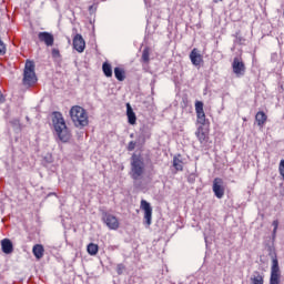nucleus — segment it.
<instances>
[{
    "label": "nucleus",
    "instance_id": "1",
    "mask_svg": "<svg viewBox=\"0 0 284 284\" xmlns=\"http://www.w3.org/2000/svg\"><path fill=\"white\" fill-rule=\"evenodd\" d=\"M52 123L58 138L62 141V143H68V141H70L71 134L68 130V125H65L63 114H61V112H54Z\"/></svg>",
    "mask_w": 284,
    "mask_h": 284
},
{
    "label": "nucleus",
    "instance_id": "2",
    "mask_svg": "<svg viewBox=\"0 0 284 284\" xmlns=\"http://www.w3.org/2000/svg\"><path fill=\"white\" fill-rule=\"evenodd\" d=\"M131 178L139 181L145 174V160L141 154L133 153L131 156Z\"/></svg>",
    "mask_w": 284,
    "mask_h": 284
},
{
    "label": "nucleus",
    "instance_id": "3",
    "mask_svg": "<svg viewBox=\"0 0 284 284\" xmlns=\"http://www.w3.org/2000/svg\"><path fill=\"white\" fill-rule=\"evenodd\" d=\"M70 116L75 125V128H85L88 125V113L85 112V109L75 105L72 106L70 110Z\"/></svg>",
    "mask_w": 284,
    "mask_h": 284
},
{
    "label": "nucleus",
    "instance_id": "4",
    "mask_svg": "<svg viewBox=\"0 0 284 284\" xmlns=\"http://www.w3.org/2000/svg\"><path fill=\"white\" fill-rule=\"evenodd\" d=\"M23 85L32 88L38 81L37 73L34 72V62L27 60L23 72Z\"/></svg>",
    "mask_w": 284,
    "mask_h": 284
},
{
    "label": "nucleus",
    "instance_id": "5",
    "mask_svg": "<svg viewBox=\"0 0 284 284\" xmlns=\"http://www.w3.org/2000/svg\"><path fill=\"white\" fill-rule=\"evenodd\" d=\"M270 284H281V266H278V258H272Z\"/></svg>",
    "mask_w": 284,
    "mask_h": 284
},
{
    "label": "nucleus",
    "instance_id": "6",
    "mask_svg": "<svg viewBox=\"0 0 284 284\" xmlns=\"http://www.w3.org/2000/svg\"><path fill=\"white\" fill-rule=\"evenodd\" d=\"M232 70L235 77H237V79H241V77H245L246 68L245 62H243L242 58L235 57L233 59Z\"/></svg>",
    "mask_w": 284,
    "mask_h": 284
},
{
    "label": "nucleus",
    "instance_id": "7",
    "mask_svg": "<svg viewBox=\"0 0 284 284\" xmlns=\"http://www.w3.org/2000/svg\"><path fill=\"white\" fill-rule=\"evenodd\" d=\"M195 112L197 118L196 122L200 124V126L203 128V125H207V123H210L205 118V111L203 110V102L201 101L195 102Z\"/></svg>",
    "mask_w": 284,
    "mask_h": 284
},
{
    "label": "nucleus",
    "instance_id": "8",
    "mask_svg": "<svg viewBox=\"0 0 284 284\" xmlns=\"http://www.w3.org/2000/svg\"><path fill=\"white\" fill-rule=\"evenodd\" d=\"M141 210L144 212V223L145 225H152V205L145 200L141 201Z\"/></svg>",
    "mask_w": 284,
    "mask_h": 284
},
{
    "label": "nucleus",
    "instance_id": "9",
    "mask_svg": "<svg viewBox=\"0 0 284 284\" xmlns=\"http://www.w3.org/2000/svg\"><path fill=\"white\" fill-rule=\"evenodd\" d=\"M213 192L216 199H223L225 196V187L223 186V179L215 178L213 181Z\"/></svg>",
    "mask_w": 284,
    "mask_h": 284
},
{
    "label": "nucleus",
    "instance_id": "10",
    "mask_svg": "<svg viewBox=\"0 0 284 284\" xmlns=\"http://www.w3.org/2000/svg\"><path fill=\"white\" fill-rule=\"evenodd\" d=\"M103 223L109 227V230H119V219L116 216L104 213L102 216Z\"/></svg>",
    "mask_w": 284,
    "mask_h": 284
},
{
    "label": "nucleus",
    "instance_id": "11",
    "mask_svg": "<svg viewBox=\"0 0 284 284\" xmlns=\"http://www.w3.org/2000/svg\"><path fill=\"white\" fill-rule=\"evenodd\" d=\"M38 39L39 41L48 45V48H52V45H54V36L48 31L39 32Z\"/></svg>",
    "mask_w": 284,
    "mask_h": 284
},
{
    "label": "nucleus",
    "instance_id": "12",
    "mask_svg": "<svg viewBox=\"0 0 284 284\" xmlns=\"http://www.w3.org/2000/svg\"><path fill=\"white\" fill-rule=\"evenodd\" d=\"M73 48L77 50V52H83L85 50V40L83 39V36L75 34L73 38Z\"/></svg>",
    "mask_w": 284,
    "mask_h": 284
},
{
    "label": "nucleus",
    "instance_id": "13",
    "mask_svg": "<svg viewBox=\"0 0 284 284\" xmlns=\"http://www.w3.org/2000/svg\"><path fill=\"white\" fill-rule=\"evenodd\" d=\"M190 61L195 68H199L201 65V62L203 61V55L199 52V49L194 48L190 53Z\"/></svg>",
    "mask_w": 284,
    "mask_h": 284
},
{
    "label": "nucleus",
    "instance_id": "14",
    "mask_svg": "<svg viewBox=\"0 0 284 284\" xmlns=\"http://www.w3.org/2000/svg\"><path fill=\"white\" fill-rule=\"evenodd\" d=\"M1 250L3 254H12L14 252V245L10 239L1 240Z\"/></svg>",
    "mask_w": 284,
    "mask_h": 284
},
{
    "label": "nucleus",
    "instance_id": "15",
    "mask_svg": "<svg viewBox=\"0 0 284 284\" xmlns=\"http://www.w3.org/2000/svg\"><path fill=\"white\" fill-rule=\"evenodd\" d=\"M195 135L197 140L200 141L201 145H206L207 144V134L205 131H203V126H197V130L195 132Z\"/></svg>",
    "mask_w": 284,
    "mask_h": 284
},
{
    "label": "nucleus",
    "instance_id": "16",
    "mask_svg": "<svg viewBox=\"0 0 284 284\" xmlns=\"http://www.w3.org/2000/svg\"><path fill=\"white\" fill-rule=\"evenodd\" d=\"M126 116L130 125H134L136 123V113H134V110L130 103H126Z\"/></svg>",
    "mask_w": 284,
    "mask_h": 284
},
{
    "label": "nucleus",
    "instance_id": "17",
    "mask_svg": "<svg viewBox=\"0 0 284 284\" xmlns=\"http://www.w3.org/2000/svg\"><path fill=\"white\" fill-rule=\"evenodd\" d=\"M255 120L257 122V125L260 128H263L265 125V123L267 122V114H265V112H263V111H258L255 115Z\"/></svg>",
    "mask_w": 284,
    "mask_h": 284
},
{
    "label": "nucleus",
    "instance_id": "18",
    "mask_svg": "<svg viewBox=\"0 0 284 284\" xmlns=\"http://www.w3.org/2000/svg\"><path fill=\"white\" fill-rule=\"evenodd\" d=\"M33 252V256H36V258L41 260L43 258V253L45 252V248H43V245L41 244H36L32 248Z\"/></svg>",
    "mask_w": 284,
    "mask_h": 284
},
{
    "label": "nucleus",
    "instance_id": "19",
    "mask_svg": "<svg viewBox=\"0 0 284 284\" xmlns=\"http://www.w3.org/2000/svg\"><path fill=\"white\" fill-rule=\"evenodd\" d=\"M102 71L104 77H106L108 79L112 78V64H110L109 62H103Z\"/></svg>",
    "mask_w": 284,
    "mask_h": 284
},
{
    "label": "nucleus",
    "instance_id": "20",
    "mask_svg": "<svg viewBox=\"0 0 284 284\" xmlns=\"http://www.w3.org/2000/svg\"><path fill=\"white\" fill-rule=\"evenodd\" d=\"M114 77L118 79V81H125V70L121 69L120 67H115Z\"/></svg>",
    "mask_w": 284,
    "mask_h": 284
},
{
    "label": "nucleus",
    "instance_id": "21",
    "mask_svg": "<svg viewBox=\"0 0 284 284\" xmlns=\"http://www.w3.org/2000/svg\"><path fill=\"white\" fill-rule=\"evenodd\" d=\"M87 251H88V254H90V256H97V254H99V245L94 243H90L87 246Z\"/></svg>",
    "mask_w": 284,
    "mask_h": 284
},
{
    "label": "nucleus",
    "instance_id": "22",
    "mask_svg": "<svg viewBox=\"0 0 284 284\" xmlns=\"http://www.w3.org/2000/svg\"><path fill=\"white\" fill-rule=\"evenodd\" d=\"M142 63H150V47H146L142 51Z\"/></svg>",
    "mask_w": 284,
    "mask_h": 284
},
{
    "label": "nucleus",
    "instance_id": "23",
    "mask_svg": "<svg viewBox=\"0 0 284 284\" xmlns=\"http://www.w3.org/2000/svg\"><path fill=\"white\" fill-rule=\"evenodd\" d=\"M255 276L251 277V284H263L264 283V278L263 275H261V273L255 272Z\"/></svg>",
    "mask_w": 284,
    "mask_h": 284
},
{
    "label": "nucleus",
    "instance_id": "24",
    "mask_svg": "<svg viewBox=\"0 0 284 284\" xmlns=\"http://www.w3.org/2000/svg\"><path fill=\"white\" fill-rule=\"evenodd\" d=\"M173 168L178 172H183V162L181 160H179L178 158L173 159Z\"/></svg>",
    "mask_w": 284,
    "mask_h": 284
},
{
    "label": "nucleus",
    "instance_id": "25",
    "mask_svg": "<svg viewBox=\"0 0 284 284\" xmlns=\"http://www.w3.org/2000/svg\"><path fill=\"white\" fill-rule=\"evenodd\" d=\"M234 37V43H236L237 45H243V43H245V39L241 37L240 32H236Z\"/></svg>",
    "mask_w": 284,
    "mask_h": 284
},
{
    "label": "nucleus",
    "instance_id": "26",
    "mask_svg": "<svg viewBox=\"0 0 284 284\" xmlns=\"http://www.w3.org/2000/svg\"><path fill=\"white\" fill-rule=\"evenodd\" d=\"M135 143L138 145H143V143H145V135L143 133H140L135 140Z\"/></svg>",
    "mask_w": 284,
    "mask_h": 284
},
{
    "label": "nucleus",
    "instance_id": "27",
    "mask_svg": "<svg viewBox=\"0 0 284 284\" xmlns=\"http://www.w3.org/2000/svg\"><path fill=\"white\" fill-rule=\"evenodd\" d=\"M136 145H139V144H136V141H131V142H129V144H128V151H129V152H134V150L136 149Z\"/></svg>",
    "mask_w": 284,
    "mask_h": 284
},
{
    "label": "nucleus",
    "instance_id": "28",
    "mask_svg": "<svg viewBox=\"0 0 284 284\" xmlns=\"http://www.w3.org/2000/svg\"><path fill=\"white\" fill-rule=\"evenodd\" d=\"M197 176H199V175L193 172V173L189 174L187 181H189L190 183H195Z\"/></svg>",
    "mask_w": 284,
    "mask_h": 284
},
{
    "label": "nucleus",
    "instance_id": "29",
    "mask_svg": "<svg viewBox=\"0 0 284 284\" xmlns=\"http://www.w3.org/2000/svg\"><path fill=\"white\" fill-rule=\"evenodd\" d=\"M116 272L119 275L123 274V264H118Z\"/></svg>",
    "mask_w": 284,
    "mask_h": 284
},
{
    "label": "nucleus",
    "instance_id": "30",
    "mask_svg": "<svg viewBox=\"0 0 284 284\" xmlns=\"http://www.w3.org/2000/svg\"><path fill=\"white\" fill-rule=\"evenodd\" d=\"M52 57L55 59L60 57L59 49H52Z\"/></svg>",
    "mask_w": 284,
    "mask_h": 284
},
{
    "label": "nucleus",
    "instance_id": "31",
    "mask_svg": "<svg viewBox=\"0 0 284 284\" xmlns=\"http://www.w3.org/2000/svg\"><path fill=\"white\" fill-rule=\"evenodd\" d=\"M274 230H278V220H274L272 223Z\"/></svg>",
    "mask_w": 284,
    "mask_h": 284
},
{
    "label": "nucleus",
    "instance_id": "32",
    "mask_svg": "<svg viewBox=\"0 0 284 284\" xmlns=\"http://www.w3.org/2000/svg\"><path fill=\"white\" fill-rule=\"evenodd\" d=\"M276 232H277V230L273 229V232H272V240L273 241L276 239Z\"/></svg>",
    "mask_w": 284,
    "mask_h": 284
},
{
    "label": "nucleus",
    "instance_id": "33",
    "mask_svg": "<svg viewBox=\"0 0 284 284\" xmlns=\"http://www.w3.org/2000/svg\"><path fill=\"white\" fill-rule=\"evenodd\" d=\"M6 101V97H3V93L0 92V103H3Z\"/></svg>",
    "mask_w": 284,
    "mask_h": 284
},
{
    "label": "nucleus",
    "instance_id": "34",
    "mask_svg": "<svg viewBox=\"0 0 284 284\" xmlns=\"http://www.w3.org/2000/svg\"><path fill=\"white\" fill-rule=\"evenodd\" d=\"M13 125H19V120L12 121Z\"/></svg>",
    "mask_w": 284,
    "mask_h": 284
},
{
    "label": "nucleus",
    "instance_id": "35",
    "mask_svg": "<svg viewBox=\"0 0 284 284\" xmlns=\"http://www.w3.org/2000/svg\"><path fill=\"white\" fill-rule=\"evenodd\" d=\"M154 80L152 81L151 85H153ZM152 92H154V87H151Z\"/></svg>",
    "mask_w": 284,
    "mask_h": 284
},
{
    "label": "nucleus",
    "instance_id": "36",
    "mask_svg": "<svg viewBox=\"0 0 284 284\" xmlns=\"http://www.w3.org/2000/svg\"><path fill=\"white\" fill-rule=\"evenodd\" d=\"M130 139H134V133H131V134H130Z\"/></svg>",
    "mask_w": 284,
    "mask_h": 284
},
{
    "label": "nucleus",
    "instance_id": "37",
    "mask_svg": "<svg viewBox=\"0 0 284 284\" xmlns=\"http://www.w3.org/2000/svg\"><path fill=\"white\" fill-rule=\"evenodd\" d=\"M94 7L93 6H91V7H89V10H92Z\"/></svg>",
    "mask_w": 284,
    "mask_h": 284
}]
</instances>
